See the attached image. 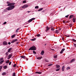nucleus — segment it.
Masks as SVG:
<instances>
[{
    "instance_id": "f257e3e1",
    "label": "nucleus",
    "mask_w": 76,
    "mask_h": 76,
    "mask_svg": "<svg viewBox=\"0 0 76 76\" xmlns=\"http://www.w3.org/2000/svg\"><path fill=\"white\" fill-rule=\"evenodd\" d=\"M7 4H8L7 5V6H9L6 9V10H13V9L15 8V6L14 5L15 4V3H9V1H7Z\"/></svg>"
},
{
    "instance_id": "f03ea898",
    "label": "nucleus",
    "mask_w": 76,
    "mask_h": 76,
    "mask_svg": "<svg viewBox=\"0 0 76 76\" xmlns=\"http://www.w3.org/2000/svg\"><path fill=\"white\" fill-rule=\"evenodd\" d=\"M37 50V48L35 46H34L31 47L29 49V50Z\"/></svg>"
},
{
    "instance_id": "7ed1b4c3",
    "label": "nucleus",
    "mask_w": 76,
    "mask_h": 76,
    "mask_svg": "<svg viewBox=\"0 0 76 76\" xmlns=\"http://www.w3.org/2000/svg\"><path fill=\"white\" fill-rule=\"evenodd\" d=\"M28 7V5L25 4L22 7V8L23 9H26V8Z\"/></svg>"
},
{
    "instance_id": "20e7f679",
    "label": "nucleus",
    "mask_w": 76,
    "mask_h": 76,
    "mask_svg": "<svg viewBox=\"0 0 76 76\" xmlns=\"http://www.w3.org/2000/svg\"><path fill=\"white\" fill-rule=\"evenodd\" d=\"M16 41H18V39H14L12 40L11 42V43H14V42H16Z\"/></svg>"
},
{
    "instance_id": "39448f33",
    "label": "nucleus",
    "mask_w": 76,
    "mask_h": 76,
    "mask_svg": "<svg viewBox=\"0 0 76 76\" xmlns=\"http://www.w3.org/2000/svg\"><path fill=\"white\" fill-rule=\"evenodd\" d=\"M3 45H7V43L6 41H4L3 42Z\"/></svg>"
},
{
    "instance_id": "423d86ee",
    "label": "nucleus",
    "mask_w": 76,
    "mask_h": 76,
    "mask_svg": "<svg viewBox=\"0 0 76 76\" xmlns=\"http://www.w3.org/2000/svg\"><path fill=\"white\" fill-rule=\"evenodd\" d=\"M50 28H48V26H47L46 27V30H45V32H47V31H49V30H50Z\"/></svg>"
},
{
    "instance_id": "0eeeda50",
    "label": "nucleus",
    "mask_w": 76,
    "mask_h": 76,
    "mask_svg": "<svg viewBox=\"0 0 76 76\" xmlns=\"http://www.w3.org/2000/svg\"><path fill=\"white\" fill-rule=\"evenodd\" d=\"M65 50V48L62 49L60 52V54H62V53H63V51H64Z\"/></svg>"
},
{
    "instance_id": "6e6552de",
    "label": "nucleus",
    "mask_w": 76,
    "mask_h": 76,
    "mask_svg": "<svg viewBox=\"0 0 76 76\" xmlns=\"http://www.w3.org/2000/svg\"><path fill=\"white\" fill-rule=\"evenodd\" d=\"M12 54H11L9 55L8 57V59H10V58H11V57H12Z\"/></svg>"
},
{
    "instance_id": "1a4fd4ad",
    "label": "nucleus",
    "mask_w": 76,
    "mask_h": 76,
    "mask_svg": "<svg viewBox=\"0 0 76 76\" xmlns=\"http://www.w3.org/2000/svg\"><path fill=\"white\" fill-rule=\"evenodd\" d=\"M21 27H19V28H18L17 29V30H16V31H15L16 33H18V31L19 30H20V29H21Z\"/></svg>"
},
{
    "instance_id": "9d476101",
    "label": "nucleus",
    "mask_w": 76,
    "mask_h": 76,
    "mask_svg": "<svg viewBox=\"0 0 76 76\" xmlns=\"http://www.w3.org/2000/svg\"><path fill=\"white\" fill-rule=\"evenodd\" d=\"M75 61V59L74 58L71 60L70 63H73L74 61Z\"/></svg>"
},
{
    "instance_id": "9b49d317",
    "label": "nucleus",
    "mask_w": 76,
    "mask_h": 76,
    "mask_svg": "<svg viewBox=\"0 0 76 76\" xmlns=\"http://www.w3.org/2000/svg\"><path fill=\"white\" fill-rule=\"evenodd\" d=\"M44 51L42 50L41 52V55H44Z\"/></svg>"
},
{
    "instance_id": "f8f14e48",
    "label": "nucleus",
    "mask_w": 76,
    "mask_h": 76,
    "mask_svg": "<svg viewBox=\"0 0 76 76\" xmlns=\"http://www.w3.org/2000/svg\"><path fill=\"white\" fill-rule=\"evenodd\" d=\"M56 67L57 69H58L60 67V65H58V64H56Z\"/></svg>"
},
{
    "instance_id": "ddd939ff",
    "label": "nucleus",
    "mask_w": 76,
    "mask_h": 76,
    "mask_svg": "<svg viewBox=\"0 0 76 76\" xmlns=\"http://www.w3.org/2000/svg\"><path fill=\"white\" fill-rule=\"evenodd\" d=\"M21 58H23L24 59H25V58H26V56H21Z\"/></svg>"
},
{
    "instance_id": "4468645a",
    "label": "nucleus",
    "mask_w": 76,
    "mask_h": 76,
    "mask_svg": "<svg viewBox=\"0 0 76 76\" xmlns=\"http://www.w3.org/2000/svg\"><path fill=\"white\" fill-rule=\"evenodd\" d=\"M12 48H10V49H9L8 50V52L9 53V52H10V51H11V50H12Z\"/></svg>"
},
{
    "instance_id": "2eb2a0df",
    "label": "nucleus",
    "mask_w": 76,
    "mask_h": 76,
    "mask_svg": "<svg viewBox=\"0 0 76 76\" xmlns=\"http://www.w3.org/2000/svg\"><path fill=\"white\" fill-rule=\"evenodd\" d=\"M37 58V59H38V60H41V59L42 58V57H38Z\"/></svg>"
},
{
    "instance_id": "dca6fc26",
    "label": "nucleus",
    "mask_w": 76,
    "mask_h": 76,
    "mask_svg": "<svg viewBox=\"0 0 76 76\" xmlns=\"http://www.w3.org/2000/svg\"><path fill=\"white\" fill-rule=\"evenodd\" d=\"M62 72H63L64 70V66L62 67Z\"/></svg>"
},
{
    "instance_id": "f3484780",
    "label": "nucleus",
    "mask_w": 76,
    "mask_h": 76,
    "mask_svg": "<svg viewBox=\"0 0 76 76\" xmlns=\"http://www.w3.org/2000/svg\"><path fill=\"white\" fill-rule=\"evenodd\" d=\"M35 73H37V74H41L42 73L41 72H36Z\"/></svg>"
},
{
    "instance_id": "a211bd4d",
    "label": "nucleus",
    "mask_w": 76,
    "mask_h": 76,
    "mask_svg": "<svg viewBox=\"0 0 76 76\" xmlns=\"http://www.w3.org/2000/svg\"><path fill=\"white\" fill-rule=\"evenodd\" d=\"M3 68H4V69H7V66H4L3 67Z\"/></svg>"
},
{
    "instance_id": "6ab92c4d",
    "label": "nucleus",
    "mask_w": 76,
    "mask_h": 76,
    "mask_svg": "<svg viewBox=\"0 0 76 76\" xmlns=\"http://www.w3.org/2000/svg\"><path fill=\"white\" fill-rule=\"evenodd\" d=\"M2 75H6V73L4 72H3L2 74Z\"/></svg>"
},
{
    "instance_id": "aec40b11",
    "label": "nucleus",
    "mask_w": 76,
    "mask_h": 76,
    "mask_svg": "<svg viewBox=\"0 0 76 76\" xmlns=\"http://www.w3.org/2000/svg\"><path fill=\"white\" fill-rule=\"evenodd\" d=\"M43 10V8H40L39 10H38V11H41L42 10Z\"/></svg>"
},
{
    "instance_id": "412c9836",
    "label": "nucleus",
    "mask_w": 76,
    "mask_h": 76,
    "mask_svg": "<svg viewBox=\"0 0 76 76\" xmlns=\"http://www.w3.org/2000/svg\"><path fill=\"white\" fill-rule=\"evenodd\" d=\"M4 62V60H2L0 62V64H3Z\"/></svg>"
},
{
    "instance_id": "4be33fe9",
    "label": "nucleus",
    "mask_w": 76,
    "mask_h": 76,
    "mask_svg": "<svg viewBox=\"0 0 76 76\" xmlns=\"http://www.w3.org/2000/svg\"><path fill=\"white\" fill-rule=\"evenodd\" d=\"M74 16H73V15H70L69 16V18H70V19L71 18H73Z\"/></svg>"
},
{
    "instance_id": "5701e85b",
    "label": "nucleus",
    "mask_w": 76,
    "mask_h": 76,
    "mask_svg": "<svg viewBox=\"0 0 76 76\" xmlns=\"http://www.w3.org/2000/svg\"><path fill=\"white\" fill-rule=\"evenodd\" d=\"M12 38H15V34H14L13 35H12L11 36Z\"/></svg>"
},
{
    "instance_id": "b1692460",
    "label": "nucleus",
    "mask_w": 76,
    "mask_h": 76,
    "mask_svg": "<svg viewBox=\"0 0 76 76\" xmlns=\"http://www.w3.org/2000/svg\"><path fill=\"white\" fill-rule=\"evenodd\" d=\"M31 41H35V40H36V38H35L33 39H31Z\"/></svg>"
},
{
    "instance_id": "393cba45",
    "label": "nucleus",
    "mask_w": 76,
    "mask_h": 76,
    "mask_svg": "<svg viewBox=\"0 0 76 76\" xmlns=\"http://www.w3.org/2000/svg\"><path fill=\"white\" fill-rule=\"evenodd\" d=\"M12 76H16V73L14 72L12 74Z\"/></svg>"
},
{
    "instance_id": "a878e982",
    "label": "nucleus",
    "mask_w": 76,
    "mask_h": 76,
    "mask_svg": "<svg viewBox=\"0 0 76 76\" xmlns=\"http://www.w3.org/2000/svg\"><path fill=\"white\" fill-rule=\"evenodd\" d=\"M5 55L6 56V57H7V56H8V52H7L5 53Z\"/></svg>"
},
{
    "instance_id": "bb28decb",
    "label": "nucleus",
    "mask_w": 76,
    "mask_h": 76,
    "mask_svg": "<svg viewBox=\"0 0 76 76\" xmlns=\"http://www.w3.org/2000/svg\"><path fill=\"white\" fill-rule=\"evenodd\" d=\"M35 18H33L31 19V20L32 21V20H35Z\"/></svg>"
},
{
    "instance_id": "cd10ccee",
    "label": "nucleus",
    "mask_w": 76,
    "mask_h": 76,
    "mask_svg": "<svg viewBox=\"0 0 76 76\" xmlns=\"http://www.w3.org/2000/svg\"><path fill=\"white\" fill-rule=\"evenodd\" d=\"M57 56L55 55L54 56V58H57Z\"/></svg>"
},
{
    "instance_id": "c85d7f7f",
    "label": "nucleus",
    "mask_w": 76,
    "mask_h": 76,
    "mask_svg": "<svg viewBox=\"0 0 76 76\" xmlns=\"http://www.w3.org/2000/svg\"><path fill=\"white\" fill-rule=\"evenodd\" d=\"M38 8H39L38 6H36L35 7V9H38Z\"/></svg>"
},
{
    "instance_id": "c756f323",
    "label": "nucleus",
    "mask_w": 76,
    "mask_h": 76,
    "mask_svg": "<svg viewBox=\"0 0 76 76\" xmlns=\"http://www.w3.org/2000/svg\"><path fill=\"white\" fill-rule=\"evenodd\" d=\"M32 21L31 20V19H30V20H28V22H32Z\"/></svg>"
},
{
    "instance_id": "7c9ffc66",
    "label": "nucleus",
    "mask_w": 76,
    "mask_h": 76,
    "mask_svg": "<svg viewBox=\"0 0 76 76\" xmlns=\"http://www.w3.org/2000/svg\"><path fill=\"white\" fill-rule=\"evenodd\" d=\"M9 62V60H8L6 61V63H8Z\"/></svg>"
},
{
    "instance_id": "2f4dec72",
    "label": "nucleus",
    "mask_w": 76,
    "mask_h": 76,
    "mask_svg": "<svg viewBox=\"0 0 76 76\" xmlns=\"http://www.w3.org/2000/svg\"><path fill=\"white\" fill-rule=\"evenodd\" d=\"M58 30H56V33H58Z\"/></svg>"
},
{
    "instance_id": "473e14b6",
    "label": "nucleus",
    "mask_w": 76,
    "mask_h": 76,
    "mask_svg": "<svg viewBox=\"0 0 76 76\" xmlns=\"http://www.w3.org/2000/svg\"><path fill=\"white\" fill-rule=\"evenodd\" d=\"M73 22H75V18H73Z\"/></svg>"
},
{
    "instance_id": "72a5a7b5",
    "label": "nucleus",
    "mask_w": 76,
    "mask_h": 76,
    "mask_svg": "<svg viewBox=\"0 0 76 76\" xmlns=\"http://www.w3.org/2000/svg\"><path fill=\"white\" fill-rule=\"evenodd\" d=\"M66 69L67 70H69V69H70V68L69 66H68V67H67Z\"/></svg>"
},
{
    "instance_id": "f704fd0d",
    "label": "nucleus",
    "mask_w": 76,
    "mask_h": 76,
    "mask_svg": "<svg viewBox=\"0 0 76 76\" xmlns=\"http://www.w3.org/2000/svg\"><path fill=\"white\" fill-rule=\"evenodd\" d=\"M26 3V1H23V3Z\"/></svg>"
},
{
    "instance_id": "c9c22d12",
    "label": "nucleus",
    "mask_w": 76,
    "mask_h": 76,
    "mask_svg": "<svg viewBox=\"0 0 76 76\" xmlns=\"http://www.w3.org/2000/svg\"><path fill=\"white\" fill-rule=\"evenodd\" d=\"M60 68H59L58 69H56V71H59L60 70Z\"/></svg>"
},
{
    "instance_id": "e433bc0d",
    "label": "nucleus",
    "mask_w": 76,
    "mask_h": 76,
    "mask_svg": "<svg viewBox=\"0 0 76 76\" xmlns=\"http://www.w3.org/2000/svg\"><path fill=\"white\" fill-rule=\"evenodd\" d=\"M3 60V58H0V61H1V60Z\"/></svg>"
},
{
    "instance_id": "4c0bfd02",
    "label": "nucleus",
    "mask_w": 76,
    "mask_h": 76,
    "mask_svg": "<svg viewBox=\"0 0 76 76\" xmlns=\"http://www.w3.org/2000/svg\"><path fill=\"white\" fill-rule=\"evenodd\" d=\"M16 64H14L13 65L14 67H16Z\"/></svg>"
},
{
    "instance_id": "58836bf2",
    "label": "nucleus",
    "mask_w": 76,
    "mask_h": 76,
    "mask_svg": "<svg viewBox=\"0 0 76 76\" xmlns=\"http://www.w3.org/2000/svg\"><path fill=\"white\" fill-rule=\"evenodd\" d=\"M51 31H54V28H52L51 29Z\"/></svg>"
},
{
    "instance_id": "ea45409f",
    "label": "nucleus",
    "mask_w": 76,
    "mask_h": 76,
    "mask_svg": "<svg viewBox=\"0 0 76 76\" xmlns=\"http://www.w3.org/2000/svg\"><path fill=\"white\" fill-rule=\"evenodd\" d=\"M69 15H66L65 16L66 18H68V17H69Z\"/></svg>"
},
{
    "instance_id": "a19ab883",
    "label": "nucleus",
    "mask_w": 76,
    "mask_h": 76,
    "mask_svg": "<svg viewBox=\"0 0 76 76\" xmlns=\"http://www.w3.org/2000/svg\"><path fill=\"white\" fill-rule=\"evenodd\" d=\"M7 23V22H5L4 23V25H5V24H6Z\"/></svg>"
},
{
    "instance_id": "79ce46f5",
    "label": "nucleus",
    "mask_w": 76,
    "mask_h": 76,
    "mask_svg": "<svg viewBox=\"0 0 76 76\" xmlns=\"http://www.w3.org/2000/svg\"><path fill=\"white\" fill-rule=\"evenodd\" d=\"M74 45L75 47H76V44H74Z\"/></svg>"
},
{
    "instance_id": "37998d69",
    "label": "nucleus",
    "mask_w": 76,
    "mask_h": 76,
    "mask_svg": "<svg viewBox=\"0 0 76 76\" xmlns=\"http://www.w3.org/2000/svg\"><path fill=\"white\" fill-rule=\"evenodd\" d=\"M34 54H36V52L35 51H33Z\"/></svg>"
},
{
    "instance_id": "c03bdc74",
    "label": "nucleus",
    "mask_w": 76,
    "mask_h": 76,
    "mask_svg": "<svg viewBox=\"0 0 76 76\" xmlns=\"http://www.w3.org/2000/svg\"><path fill=\"white\" fill-rule=\"evenodd\" d=\"M11 64H12V62H10L9 63V65H10Z\"/></svg>"
},
{
    "instance_id": "a18cd8bd",
    "label": "nucleus",
    "mask_w": 76,
    "mask_h": 76,
    "mask_svg": "<svg viewBox=\"0 0 76 76\" xmlns=\"http://www.w3.org/2000/svg\"><path fill=\"white\" fill-rule=\"evenodd\" d=\"M37 37H40V34H38L37 35Z\"/></svg>"
},
{
    "instance_id": "49530a36",
    "label": "nucleus",
    "mask_w": 76,
    "mask_h": 76,
    "mask_svg": "<svg viewBox=\"0 0 76 76\" xmlns=\"http://www.w3.org/2000/svg\"><path fill=\"white\" fill-rule=\"evenodd\" d=\"M52 64H49L48 65V66H52Z\"/></svg>"
},
{
    "instance_id": "de8ad7c7",
    "label": "nucleus",
    "mask_w": 76,
    "mask_h": 76,
    "mask_svg": "<svg viewBox=\"0 0 76 76\" xmlns=\"http://www.w3.org/2000/svg\"><path fill=\"white\" fill-rule=\"evenodd\" d=\"M69 26H70L71 27H72V24H70L69 25Z\"/></svg>"
},
{
    "instance_id": "09e8293b",
    "label": "nucleus",
    "mask_w": 76,
    "mask_h": 76,
    "mask_svg": "<svg viewBox=\"0 0 76 76\" xmlns=\"http://www.w3.org/2000/svg\"><path fill=\"white\" fill-rule=\"evenodd\" d=\"M72 40H73V41H74V42H75V41H76V40H75V39H72Z\"/></svg>"
},
{
    "instance_id": "8fccbe9b",
    "label": "nucleus",
    "mask_w": 76,
    "mask_h": 76,
    "mask_svg": "<svg viewBox=\"0 0 76 76\" xmlns=\"http://www.w3.org/2000/svg\"><path fill=\"white\" fill-rule=\"evenodd\" d=\"M0 69H2V66H0Z\"/></svg>"
},
{
    "instance_id": "3c124183",
    "label": "nucleus",
    "mask_w": 76,
    "mask_h": 76,
    "mask_svg": "<svg viewBox=\"0 0 76 76\" xmlns=\"http://www.w3.org/2000/svg\"><path fill=\"white\" fill-rule=\"evenodd\" d=\"M67 37H70V36H69V35H67L66 36Z\"/></svg>"
},
{
    "instance_id": "603ef678",
    "label": "nucleus",
    "mask_w": 76,
    "mask_h": 76,
    "mask_svg": "<svg viewBox=\"0 0 76 76\" xmlns=\"http://www.w3.org/2000/svg\"><path fill=\"white\" fill-rule=\"evenodd\" d=\"M8 44L9 45H10L11 43L10 42H9Z\"/></svg>"
},
{
    "instance_id": "864d4df0",
    "label": "nucleus",
    "mask_w": 76,
    "mask_h": 76,
    "mask_svg": "<svg viewBox=\"0 0 76 76\" xmlns=\"http://www.w3.org/2000/svg\"><path fill=\"white\" fill-rule=\"evenodd\" d=\"M63 23H66V22L65 21H63Z\"/></svg>"
},
{
    "instance_id": "5fc2aeb1",
    "label": "nucleus",
    "mask_w": 76,
    "mask_h": 76,
    "mask_svg": "<svg viewBox=\"0 0 76 76\" xmlns=\"http://www.w3.org/2000/svg\"><path fill=\"white\" fill-rule=\"evenodd\" d=\"M27 12H28V13H30V12H31V11H28Z\"/></svg>"
},
{
    "instance_id": "6e6d98bb",
    "label": "nucleus",
    "mask_w": 76,
    "mask_h": 76,
    "mask_svg": "<svg viewBox=\"0 0 76 76\" xmlns=\"http://www.w3.org/2000/svg\"><path fill=\"white\" fill-rule=\"evenodd\" d=\"M45 61H46V62H48V61H47L46 60H45Z\"/></svg>"
},
{
    "instance_id": "4d7b16f0",
    "label": "nucleus",
    "mask_w": 76,
    "mask_h": 76,
    "mask_svg": "<svg viewBox=\"0 0 76 76\" xmlns=\"http://www.w3.org/2000/svg\"><path fill=\"white\" fill-rule=\"evenodd\" d=\"M53 28V26H51V27H50V28H51V29H52V28Z\"/></svg>"
},
{
    "instance_id": "13d9d810",
    "label": "nucleus",
    "mask_w": 76,
    "mask_h": 76,
    "mask_svg": "<svg viewBox=\"0 0 76 76\" xmlns=\"http://www.w3.org/2000/svg\"><path fill=\"white\" fill-rule=\"evenodd\" d=\"M62 40H64V38H62Z\"/></svg>"
},
{
    "instance_id": "bf43d9fd",
    "label": "nucleus",
    "mask_w": 76,
    "mask_h": 76,
    "mask_svg": "<svg viewBox=\"0 0 76 76\" xmlns=\"http://www.w3.org/2000/svg\"><path fill=\"white\" fill-rule=\"evenodd\" d=\"M1 69H0V72H1Z\"/></svg>"
},
{
    "instance_id": "052dcab7",
    "label": "nucleus",
    "mask_w": 76,
    "mask_h": 76,
    "mask_svg": "<svg viewBox=\"0 0 76 76\" xmlns=\"http://www.w3.org/2000/svg\"><path fill=\"white\" fill-rule=\"evenodd\" d=\"M66 23H68V21H66Z\"/></svg>"
},
{
    "instance_id": "680f3d73",
    "label": "nucleus",
    "mask_w": 76,
    "mask_h": 76,
    "mask_svg": "<svg viewBox=\"0 0 76 76\" xmlns=\"http://www.w3.org/2000/svg\"><path fill=\"white\" fill-rule=\"evenodd\" d=\"M47 45V44H45V45Z\"/></svg>"
},
{
    "instance_id": "e2e57ef3",
    "label": "nucleus",
    "mask_w": 76,
    "mask_h": 76,
    "mask_svg": "<svg viewBox=\"0 0 76 76\" xmlns=\"http://www.w3.org/2000/svg\"><path fill=\"white\" fill-rule=\"evenodd\" d=\"M18 43H19V42H17V43H16L17 44H18Z\"/></svg>"
},
{
    "instance_id": "0e129e2a",
    "label": "nucleus",
    "mask_w": 76,
    "mask_h": 76,
    "mask_svg": "<svg viewBox=\"0 0 76 76\" xmlns=\"http://www.w3.org/2000/svg\"><path fill=\"white\" fill-rule=\"evenodd\" d=\"M53 51H54V49H52Z\"/></svg>"
},
{
    "instance_id": "69168bd1",
    "label": "nucleus",
    "mask_w": 76,
    "mask_h": 76,
    "mask_svg": "<svg viewBox=\"0 0 76 76\" xmlns=\"http://www.w3.org/2000/svg\"><path fill=\"white\" fill-rule=\"evenodd\" d=\"M59 29H61V28H59Z\"/></svg>"
},
{
    "instance_id": "338daca9",
    "label": "nucleus",
    "mask_w": 76,
    "mask_h": 76,
    "mask_svg": "<svg viewBox=\"0 0 76 76\" xmlns=\"http://www.w3.org/2000/svg\"><path fill=\"white\" fill-rule=\"evenodd\" d=\"M26 60H28V59H26Z\"/></svg>"
}]
</instances>
